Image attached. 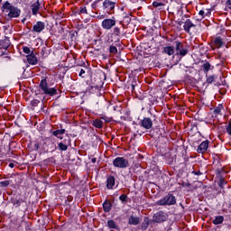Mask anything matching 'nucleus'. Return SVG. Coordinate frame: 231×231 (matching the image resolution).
Wrapping results in <instances>:
<instances>
[{
	"mask_svg": "<svg viewBox=\"0 0 231 231\" xmlns=\"http://www.w3.org/2000/svg\"><path fill=\"white\" fill-rule=\"evenodd\" d=\"M3 12L6 10V12L9 11L8 15L9 17H19L21 15V10L19 8L10 5L9 2H5L2 6Z\"/></svg>",
	"mask_w": 231,
	"mask_h": 231,
	"instance_id": "f257e3e1",
	"label": "nucleus"
},
{
	"mask_svg": "<svg viewBox=\"0 0 231 231\" xmlns=\"http://www.w3.org/2000/svg\"><path fill=\"white\" fill-rule=\"evenodd\" d=\"M40 88L43 92V95H49V97H53L57 95V89L55 88L48 87V82H46V79H42L41 81Z\"/></svg>",
	"mask_w": 231,
	"mask_h": 231,
	"instance_id": "f03ea898",
	"label": "nucleus"
},
{
	"mask_svg": "<svg viewBox=\"0 0 231 231\" xmlns=\"http://www.w3.org/2000/svg\"><path fill=\"white\" fill-rule=\"evenodd\" d=\"M175 51L176 55H180V57H185L187 53H189V49L183 47V43L181 42H175Z\"/></svg>",
	"mask_w": 231,
	"mask_h": 231,
	"instance_id": "7ed1b4c3",
	"label": "nucleus"
},
{
	"mask_svg": "<svg viewBox=\"0 0 231 231\" xmlns=\"http://www.w3.org/2000/svg\"><path fill=\"white\" fill-rule=\"evenodd\" d=\"M157 205H176V197L171 194L166 195L157 202Z\"/></svg>",
	"mask_w": 231,
	"mask_h": 231,
	"instance_id": "20e7f679",
	"label": "nucleus"
},
{
	"mask_svg": "<svg viewBox=\"0 0 231 231\" xmlns=\"http://www.w3.org/2000/svg\"><path fill=\"white\" fill-rule=\"evenodd\" d=\"M113 164L115 167H118L119 169H125V167H129V162L124 159V157L116 158Z\"/></svg>",
	"mask_w": 231,
	"mask_h": 231,
	"instance_id": "39448f33",
	"label": "nucleus"
},
{
	"mask_svg": "<svg viewBox=\"0 0 231 231\" xmlns=\"http://www.w3.org/2000/svg\"><path fill=\"white\" fill-rule=\"evenodd\" d=\"M167 213L163 211H159L156 214H154L152 221L153 223H163V221H167Z\"/></svg>",
	"mask_w": 231,
	"mask_h": 231,
	"instance_id": "423d86ee",
	"label": "nucleus"
},
{
	"mask_svg": "<svg viewBox=\"0 0 231 231\" xmlns=\"http://www.w3.org/2000/svg\"><path fill=\"white\" fill-rule=\"evenodd\" d=\"M116 24V21L113 19H105L102 22V28H104V30H111V28H113V26H115Z\"/></svg>",
	"mask_w": 231,
	"mask_h": 231,
	"instance_id": "0eeeda50",
	"label": "nucleus"
},
{
	"mask_svg": "<svg viewBox=\"0 0 231 231\" xmlns=\"http://www.w3.org/2000/svg\"><path fill=\"white\" fill-rule=\"evenodd\" d=\"M184 30L188 32V33H191L190 32H196V24L192 23L190 20H186L184 23Z\"/></svg>",
	"mask_w": 231,
	"mask_h": 231,
	"instance_id": "6e6552de",
	"label": "nucleus"
},
{
	"mask_svg": "<svg viewBox=\"0 0 231 231\" xmlns=\"http://www.w3.org/2000/svg\"><path fill=\"white\" fill-rule=\"evenodd\" d=\"M141 125L142 127H144V129H151V127H152V120L149 117H144L141 121Z\"/></svg>",
	"mask_w": 231,
	"mask_h": 231,
	"instance_id": "1a4fd4ad",
	"label": "nucleus"
},
{
	"mask_svg": "<svg viewBox=\"0 0 231 231\" xmlns=\"http://www.w3.org/2000/svg\"><path fill=\"white\" fill-rule=\"evenodd\" d=\"M44 28H46V25L44 24V23L42 22H37L35 25H33V32H36V33H41V32H42V30H44Z\"/></svg>",
	"mask_w": 231,
	"mask_h": 231,
	"instance_id": "9d476101",
	"label": "nucleus"
},
{
	"mask_svg": "<svg viewBox=\"0 0 231 231\" xmlns=\"http://www.w3.org/2000/svg\"><path fill=\"white\" fill-rule=\"evenodd\" d=\"M207 149H208V141H204L200 143L197 151L200 154H203V152H207Z\"/></svg>",
	"mask_w": 231,
	"mask_h": 231,
	"instance_id": "9b49d317",
	"label": "nucleus"
},
{
	"mask_svg": "<svg viewBox=\"0 0 231 231\" xmlns=\"http://www.w3.org/2000/svg\"><path fill=\"white\" fill-rule=\"evenodd\" d=\"M69 143V137L67 136L63 142L60 143L58 147L60 151H68V144Z\"/></svg>",
	"mask_w": 231,
	"mask_h": 231,
	"instance_id": "f8f14e48",
	"label": "nucleus"
},
{
	"mask_svg": "<svg viewBox=\"0 0 231 231\" xmlns=\"http://www.w3.org/2000/svg\"><path fill=\"white\" fill-rule=\"evenodd\" d=\"M116 5V3L110 1V0H105L103 3L104 8L108 9V10H114Z\"/></svg>",
	"mask_w": 231,
	"mask_h": 231,
	"instance_id": "ddd939ff",
	"label": "nucleus"
},
{
	"mask_svg": "<svg viewBox=\"0 0 231 231\" xmlns=\"http://www.w3.org/2000/svg\"><path fill=\"white\" fill-rule=\"evenodd\" d=\"M27 62H29L32 65L37 64V57H35L33 51H32L31 54L27 55Z\"/></svg>",
	"mask_w": 231,
	"mask_h": 231,
	"instance_id": "4468645a",
	"label": "nucleus"
},
{
	"mask_svg": "<svg viewBox=\"0 0 231 231\" xmlns=\"http://www.w3.org/2000/svg\"><path fill=\"white\" fill-rule=\"evenodd\" d=\"M41 8V3H39V0H37L36 3L32 5V12L33 15H37V13L39 12V9Z\"/></svg>",
	"mask_w": 231,
	"mask_h": 231,
	"instance_id": "2eb2a0df",
	"label": "nucleus"
},
{
	"mask_svg": "<svg viewBox=\"0 0 231 231\" xmlns=\"http://www.w3.org/2000/svg\"><path fill=\"white\" fill-rule=\"evenodd\" d=\"M113 187H115V177L110 175L106 180V188L113 189Z\"/></svg>",
	"mask_w": 231,
	"mask_h": 231,
	"instance_id": "dca6fc26",
	"label": "nucleus"
},
{
	"mask_svg": "<svg viewBox=\"0 0 231 231\" xmlns=\"http://www.w3.org/2000/svg\"><path fill=\"white\" fill-rule=\"evenodd\" d=\"M129 225H138L140 223V218L131 216L128 220Z\"/></svg>",
	"mask_w": 231,
	"mask_h": 231,
	"instance_id": "f3484780",
	"label": "nucleus"
},
{
	"mask_svg": "<svg viewBox=\"0 0 231 231\" xmlns=\"http://www.w3.org/2000/svg\"><path fill=\"white\" fill-rule=\"evenodd\" d=\"M163 51L164 53H166V55H174V47H171V46L164 47Z\"/></svg>",
	"mask_w": 231,
	"mask_h": 231,
	"instance_id": "a211bd4d",
	"label": "nucleus"
},
{
	"mask_svg": "<svg viewBox=\"0 0 231 231\" xmlns=\"http://www.w3.org/2000/svg\"><path fill=\"white\" fill-rule=\"evenodd\" d=\"M223 221H225V217H223V216H217L213 220V224L214 225H221V223H223Z\"/></svg>",
	"mask_w": 231,
	"mask_h": 231,
	"instance_id": "6ab92c4d",
	"label": "nucleus"
},
{
	"mask_svg": "<svg viewBox=\"0 0 231 231\" xmlns=\"http://www.w3.org/2000/svg\"><path fill=\"white\" fill-rule=\"evenodd\" d=\"M64 133H66V130L61 129V130H56L54 132H52L53 136H57V138H60V140H62L61 136H59L60 134H64Z\"/></svg>",
	"mask_w": 231,
	"mask_h": 231,
	"instance_id": "aec40b11",
	"label": "nucleus"
},
{
	"mask_svg": "<svg viewBox=\"0 0 231 231\" xmlns=\"http://www.w3.org/2000/svg\"><path fill=\"white\" fill-rule=\"evenodd\" d=\"M103 208L105 212H110L111 211V202L105 201L103 204Z\"/></svg>",
	"mask_w": 231,
	"mask_h": 231,
	"instance_id": "412c9836",
	"label": "nucleus"
},
{
	"mask_svg": "<svg viewBox=\"0 0 231 231\" xmlns=\"http://www.w3.org/2000/svg\"><path fill=\"white\" fill-rule=\"evenodd\" d=\"M94 127H97V129H102L103 123L99 119H96L93 121Z\"/></svg>",
	"mask_w": 231,
	"mask_h": 231,
	"instance_id": "4be33fe9",
	"label": "nucleus"
},
{
	"mask_svg": "<svg viewBox=\"0 0 231 231\" xmlns=\"http://www.w3.org/2000/svg\"><path fill=\"white\" fill-rule=\"evenodd\" d=\"M202 68H203L204 73H208V71H210L211 65L209 62H205L202 65Z\"/></svg>",
	"mask_w": 231,
	"mask_h": 231,
	"instance_id": "5701e85b",
	"label": "nucleus"
},
{
	"mask_svg": "<svg viewBox=\"0 0 231 231\" xmlns=\"http://www.w3.org/2000/svg\"><path fill=\"white\" fill-rule=\"evenodd\" d=\"M149 228V218L145 217L142 224V230H147Z\"/></svg>",
	"mask_w": 231,
	"mask_h": 231,
	"instance_id": "b1692460",
	"label": "nucleus"
},
{
	"mask_svg": "<svg viewBox=\"0 0 231 231\" xmlns=\"http://www.w3.org/2000/svg\"><path fill=\"white\" fill-rule=\"evenodd\" d=\"M223 44V42L220 40V38H216L215 40V45L217 48H221Z\"/></svg>",
	"mask_w": 231,
	"mask_h": 231,
	"instance_id": "393cba45",
	"label": "nucleus"
},
{
	"mask_svg": "<svg viewBox=\"0 0 231 231\" xmlns=\"http://www.w3.org/2000/svg\"><path fill=\"white\" fill-rule=\"evenodd\" d=\"M107 226H109V228H116V223H115L114 220H108Z\"/></svg>",
	"mask_w": 231,
	"mask_h": 231,
	"instance_id": "a878e982",
	"label": "nucleus"
},
{
	"mask_svg": "<svg viewBox=\"0 0 231 231\" xmlns=\"http://www.w3.org/2000/svg\"><path fill=\"white\" fill-rule=\"evenodd\" d=\"M120 201H122V203H125V201H127V195L123 194L119 197Z\"/></svg>",
	"mask_w": 231,
	"mask_h": 231,
	"instance_id": "bb28decb",
	"label": "nucleus"
},
{
	"mask_svg": "<svg viewBox=\"0 0 231 231\" xmlns=\"http://www.w3.org/2000/svg\"><path fill=\"white\" fill-rule=\"evenodd\" d=\"M109 52L110 53H117L118 52V50L116 49V47H115V46H110V48H109Z\"/></svg>",
	"mask_w": 231,
	"mask_h": 231,
	"instance_id": "cd10ccee",
	"label": "nucleus"
},
{
	"mask_svg": "<svg viewBox=\"0 0 231 231\" xmlns=\"http://www.w3.org/2000/svg\"><path fill=\"white\" fill-rule=\"evenodd\" d=\"M152 6H154V8H158V6H165V4L158 3V2H153L152 3Z\"/></svg>",
	"mask_w": 231,
	"mask_h": 231,
	"instance_id": "c85d7f7f",
	"label": "nucleus"
},
{
	"mask_svg": "<svg viewBox=\"0 0 231 231\" xmlns=\"http://www.w3.org/2000/svg\"><path fill=\"white\" fill-rule=\"evenodd\" d=\"M216 77L214 76H209L208 79H207V83L208 84H212V82H214Z\"/></svg>",
	"mask_w": 231,
	"mask_h": 231,
	"instance_id": "c756f323",
	"label": "nucleus"
},
{
	"mask_svg": "<svg viewBox=\"0 0 231 231\" xmlns=\"http://www.w3.org/2000/svg\"><path fill=\"white\" fill-rule=\"evenodd\" d=\"M1 187H8L10 185V180H4L0 182Z\"/></svg>",
	"mask_w": 231,
	"mask_h": 231,
	"instance_id": "7c9ffc66",
	"label": "nucleus"
},
{
	"mask_svg": "<svg viewBox=\"0 0 231 231\" xmlns=\"http://www.w3.org/2000/svg\"><path fill=\"white\" fill-rule=\"evenodd\" d=\"M218 185H219V188H220V189H223V186H224V185H226V181H225L223 179H221V180H219Z\"/></svg>",
	"mask_w": 231,
	"mask_h": 231,
	"instance_id": "2f4dec72",
	"label": "nucleus"
},
{
	"mask_svg": "<svg viewBox=\"0 0 231 231\" xmlns=\"http://www.w3.org/2000/svg\"><path fill=\"white\" fill-rule=\"evenodd\" d=\"M23 52L26 53L27 55H30L32 53L30 48L28 47H23Z\"/></svg>",
	"mask_w": 231,
	"mask_h": 231,
	"instance_id": "473e14b6",
	"label": "nucleus"
},
{
	"mask_svg": "<svg viewBox=\"0 0 231 231\" xmlns=\"http://www.w3.org/2000/svg\"><path fill=\"white\" fill-rule=\"evenodd\" d=\"M114 33H115V35H117V36L120 35V28L115 27Z\"/></svg>",
	"mask_w": 231,
	"mask_h": 231,
	"instance_id": "72a5a7b5",
	"label": "nucleus"
},
{
	"mask_svg": "<svg viewBox=\"0 0 231 231\" xmlns=\"http://www.w3.org/2000/svg\"><path fill=\"white\" fill-rule=\"evenodd\" d=\"M226 133L231 135V122L226 126Z\"/></svg>",
	"mask_w": 231,
	"mask_h": 231,
	"instance_id": "f704fd0d",
	"label": "nucleus"
},
{
	"mask_svg": "<svg viewBox=\"0 0 231 231\" xmlns=\"http://www.w3.org/2000/svg\"><path fill=\"white\" fill-rule=\"evenodd\" d=\"M85 73H86V70H84V69H80L79 77L84 78V74H85Z\"/></svg>",
	"mask_w": 231,
	"mask_h": 231,
	"instance_id": "c9c22d12",
	"label": "nucleus"
},
{
	"mask_svg": "<svg viewBox=\"0 0 231 231\" xmlns=\"http://www.w3.org/2000/svg\"><path fill=\"white\" fill-rule=\"evenodd\" d=\"M214 113H215V115H219V113H221V108L217 107V108L214 110Z\"/></svg>",
	"mask_w": 231,
	"mask_h": 231,
	"instance_id": "e433bc0d",
	"label": "nucleus"
},
{
	"mask_svg": "<svg viewBox=\"0 0 231 231\" xmlns=\"http://www.w3.org/2000/svg\"><path fill=\"white\" fill-rule=\"evenodd\" d=\"M80 14H88V9L86 7L81 8Z\"/></svg>",
	"mask_w": 231,
	"mask_h": 231,
	"instance_id": "4c0bfd02",
	"label": "nucleus"
},
{
	"mask_svg": "<svg viewBox=\"0 0 231 231\" xmlns=\"http://www.w3.org/2000/svg\"><path fill=\"white\" fill-rule=\"evenodd\" d=\"M102 119L105 120V122H110L111 121V117H107V116H103Z\"/></svg>",
	"mask_w": 231,
	"mask_h": 231,
	"instance_id": "58836bf2",
	"label": "nucleus"
},
{
	"mask_svg": "<svg viewBox=\"0 0 231 231\" xmlns=\"http://www.w3.org/2000/svg\"><path fill=\"white\" fill-rule=\"evenodd\" d=\"M193 174H196V176H201V171H192Z\"/></svg>",
	"mask_w": 231,
	"mask_h": 231,
	"instance_id": "ea45409f",
	"label": "nucleus"
},
{
	"mask_svg": "<svg viewBox=\"0 0 231 231\" xmlns=\"http://www.w3.org/2000/svg\"><path fill=\"white\" fill-rule=\"evenodd\" d=\"M199 15H201V17H203V15H205V11L200 10V11L199 12Z\"/></svg>",
	"mask_w": 231,
	"mask_h": 231,
	"instance_id": "a19ab883",
	"label": "nucleus"
},
{
	"mask_svg": "<svg viewBox=\"0 0 231 231\" xmlns=\"http://www.w3.org/2000/svg\"><path fill=\"white\" fill-rule=\"evenodd\" d=\"M98 3V0L97 1V2H94L93 4H92V8H97V4Z\"/></svg>",
	"mask_w": 231,
	"mask_h": 231,
	"instance_id": "79ce46f5",
	"label": "nucleus"
},
{
	"mask_svg": "<svg viewBox=\"0 0 231 231\" xmlns=\"http://www.w3.org/2000/svg\"><path fill=\"white\" fill-rule=\"evenodd\" d=\"M9 167H10L11 169H14V167H15V164H14V162H11V163H9Z\"/></svg>",
	"mask_w": 231,
	"mask_h": 231,
	"instance_id": "37998d69",
	"label": "nucleus"
},
{
	"mask_svg": "<svg viewBox=\"0 0 231 231\" xmlns=\"http://www.w3.org/2000/svg\"><path fill=\"white\" fill-rule=\"evenodd\" d=\"M131 88H132V91H134V88H136V86L134 84H132Z\"/></svg>",
	"mask_w": 231,
	"mask_h": 231,
	"instance_id": "c03bdc74",
	"label": "nucleus"
},
{
	"mask_svg": "<svg viewBox=\"0 0 231 231\" xmlns=\"http://www.w3.org/2000/svg\"><path fill=\"white\" fill-rule=\"evenodd\" d=\"M91 162H92V163H96L97 162V158H92Z\"/></svg>",
	"mask_w": 231,
	"mask_h": 231,
	"instance_id": "a18cd8bd",
	"label": "nucleus"
},
{
	"mask_svg": "<svg viewBox=\"0 0 231 231\" xmlns=\"http://www.w3.org/2000/svg\"><path fill=\"white\" fill-rule=\"evenodd\" d=\"M8 46H10V43H7V45L4 47V50H8Z\"/></svg>",
	"mask_w": 231,
	"mask_h": 231,
	"instance_id": "49530a36",
	"label": "nucleus"
},
{
	"mask_svg": "<svg viewBox=\"0 0 231 231\" xmlns=\"http://www.w3.org/2000/svg\"><path fill=\"white\" fill-rule=\"evenodd\" d=\"M184 186H185V187H190V183H189V182L184 183Z\"/></svg>",
	"mask_w": 231,
	"mask_h": 231,
	"instance_id": "de8ad7c7",
	"label": "nucleus"
},
{
	"mask_svg": "<svg viewBox=\"0 0 231 231\" xmlns=\"http://www.w3.org/2000/svg\"><path fill=\"white\" fill-rule=\"evenodd\" d=\"M226 5H229L231 6V0H227Z\"/></svg>",
	"mask_w": 231,
	"mask_h": 231,
	"instance_id": "09e8293b",
	"label": "nucleus"
},
{
	"mask_svg": "<svg viewBox=\"0 0 231 231\" xmlns=\"http://www.w3.org/2000/svg\"><path fill=\"white\" fill-rule=\"evenodd\" d=\"M104 15H101V16H97V19H104Z\"/></svg>",
	"mask_w": 231,
	"mask_h": 231,
	"instance_id": "8fccbe9b",
	"label": "nucleus"
},
{
	"mask_svg": "<svg viewBox=\"0 0 231 231\" xmlns=\"http://www.w3.org/2000/svg\"><path fill=\"white\" fill-rule=\"evenodd\" d=\"M21 71H22L23 73H24V69H21Z\"/></svg>",
	"mask_w": 231,
	"mask_h": 231,
	"instance_id": "3c124183",
	"label": "nucleus"
},
{
	"mask_svg": "<svg viewBox=\"0 0 231 231\" xmlns=\"http://www.w3.org/2000/svg\"><path fill=\"white\" fill-rule=\"evenodd\" d=\"M36 149H39V145L35 144Z\"/></svg>",
	"mask_w": 231,
	"mask_h": 231,
	"instance_id": "603ef678",
	"label": "nucleus"
},
{
	"mask_svg": "<svg viewBox=\"0 0 231 231\" xmlns=\"http://www.w3.org/2000/svg\"><path fill=\"white\" fill-rule=\"evenodd\" d=\"M3 0H0V3L2 2Z\"/></svg>",
	"mask_w": 231,
	"mask_h": 231,
	"instance_id": "864d4df0",
	"label": "nucleus"
}]
</instances>
